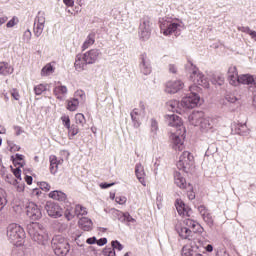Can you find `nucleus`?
<instances>
[{"instance_id":"33","label":"nucleus","mask_w":256,"mask_h":256,"mask_svg":"<svg viewBox=\"0 0 256 256\" xmlns=\"http://www.w3.org/2000/svg\"><path fill=\"white\" fill-rule=\"evenodd\" d=\"M64 215L67 221H71L73 218L77 217L76 206L75 207L71 205L66 206Z\"/></svg>"},{"instance_id":"26","label":"nucleus","mask_w":256,"mask_h":256,"mask_svg":"<svg viewBox=\"0 0 256 256\" xmlns=\"http://www.w3.org/2000/svg\"><path fill=\"white\" fill-rule=\"evenodd\" d=\"M53 93L56 97V99H59V101H63L65 99V95L68 93L67 86L60 85L54 87Z\"/></svg>"},{"instance_id":"23","label":"nucleus","mask_w":256,"mask_h":256,"mask_svg":"<svg viewBox=\"0 0 256 256\" xmlns=\"http://www.w3.org/2000/svg\"><path fill=\"white\" fill-rule=\"evenodd\" d=\"M49 161H50V173L52 175H56V173L59 171V165L63 163V160L57 159V156L55 155H50Z\"/></svg>"},{"instance_id":"16","label":"nucleus","mask_w":256,"mask_h":256,"mask_svg":"<svg viewBox=\"0 0 256 256\" xmlns=\"http://www.w3.org/2000/svg\"><path fill=\"white\" fill-rule=\"evenodd\" d=\"M175 207L178 211V214L182 217H191V208L185 205V202H183V200L177 199L175 201Z\"/></svg>"},{"instance_id":"6","label":"nucleus","mask_w":256,"mask_h":256,"mask_svg":"<svg viewBox=\"0 0 256 256\" xmlns=\"http://www.w3.org/2000/svg\"><path fill=\"white\" fill-rule=\"evenodd\" d=\"M52 249L57 256H67L71 251L69 241L62 236H55L51 241Z\"/></svg>"},{"instance_id":"40","label":"nucleus","mask_w":256,"mask_h":256,"mask_svg":"<svg viewBox=\"0 0 256 256\" xmlns=\"http://www.w3.org/2000/svg\"><path fill=\"white\" fill-rule=\"evenodd\" d=\"M44 29H45L44 24H39L37 22H34L33 31H34L35 37H41V35L43 34Z\"/></svg>"},{"instance_id":"30","label":"nucleus","mask_w":256,"mask_h":256,"mask_svg":"<svg viewBox=\"0 0 256 256\" xmlns=\"http://www.w3.org/2000/svg\"><path fill=\"white\" fill-rule=\"evenodd\" d=\"M50 199H54L55 201L65 202L67 201V194L63 191L54 190L49 193Z\"/></svg>"},{"instance_id":"4","label":"nucleus","mask_w":256,"mask_h":256,"mask_svg":"<svg viewBox=\"0 0 256 256\" xmlns=\"http://www.w3.org/2000/svg\"><path fill=\"white\" fill-rule=\"evenodd\" d=\"M186 71L190 73V79L194 83V86L200 85V87H204L205 89H209V79L205 77V75L199 71V68L193 64L191 60H188L185 65Z\"/></svg>"},{"instance_id":"41","label":"nucleus","mask_w":256,"mask_h":256,"mask_svg":"<svg viewBox=\"0 0 256 256\" xmlns=\"http://www.w3.org/2000/svg\"><path fill=\"white\" fill-rule=\"evenodd\" d=\"M67 130L69 139H73V137L79 133V126L77 124H72Z\"/></svg>"},{"instance_id":"53","label":"nucleus","mask_w":256,"mask_h":256,"mask_svg":"<svg viewBox=\"0 0 256 256\" xmlns=\"http://www.w3.org/2000/svg\"><path fill=\"white\" fill-rule=\"evenodd\" d=\"M31 37H32L31 30L28 29L24 32L22 39L24 43H30Z\"/></svg>"},{"instance_id":"24","label":"nucleus","mask_w":256,"mask_h":256,"mask_svg":"<svg viewBox=\"0 0 256 256\" xmlns=\"http://www.w3.org/2000/svg\"><path fill=\"white\" fill-rule=\"evenodd\" d=\"M141 115L139 108H134L130 113L131 121L135 129H139L141 127V120L139 119Z\"/></svg>"},{"instance_id":"63","label":"nucleus","mask_w":256,"mask_h":256,"mask_svg":"<svg viewBox=\"0 0 256 256\" xmlns=\"http://www.w3.org/2000/svg\"><path fill=\"white\" fill-rule=\"evenodd\" d=\"M41 190H40V188H34L33 190H32V195L34 196V197H39L40 195H41Z\"/></svg>"},{"instance_id":"57","label":"nucleus","mask_w":256,"mask_h":256,"mask_svg":"<svg viewBox=\"0 0 256 256\" xmlns=\"http://www.w3.org/2000/svg\"><path fill=\"white\" fill-rule=\"evenodd\" d=\"M116 203H118L119 205H125V203H127V198L125 196H117L115 198Z\"/></svg>"},{"instance_id":"25","label":"nucleus","mask_w":256,"mask_h":256,"mask_svg":"<svg viewBox=\"0 0 256 256\" xmlns=\"http://www.w3.org/2000/svg\"><path fill=\"white\" fill-rule=\"evenodd\" d=\"M176 231L178 235L181 237V239H191V229L187 228L186 226H183V224H177Z\"/></svg>"},{"instance_id":"31","label":"nucleus","mask_w":256,"mask_h":256,"mask_svg":"<svg viewBox=\"0 0 256 256\" xmlns=\"http://www.w3.org/2000/svg\"><path fill=\"white\" fill-rule=\"evenodd\" d=\"M11 161L15 167H25V156L23 154L12 155Z\"/></svg>"},{"instance_id":"28","label":"nucleus","mask_w":256,"mask_h":256,"mask_svg":"<svg viewBox=\"0 0 256 256\" xmlns=\"http://www.w3.org/2000/svg\"><path fill=\"white\" fill-rule=\"evenodd\" d=\"M88 63L85 61V56L83 55H77L76 60L74 63V67L76 71H83L85 70V67H87Z\"/></svg>"},{"instance_id":"52","label":"nucleus","mask_w":256,"mask_h":256,"mask_svg":"<svg viewBox=\"0 0 256 256\" xmlns=\"http://www.w3.org/2000/svg\"><path fill=\"white\" fill-rule=\"evenodd\" d=\"M61 121H62V125L68 129L69 127H71V118H69L68 115H63L61 116Z\"/></svg>"},{"instance_id":"20","label":"nucleus","mask_w":256,"mask_h":256,"mask_svg":"<svg viewBox=\"0 0 256 256\" xmlns=\"http://www.w3.org/2000/svg\"><path fill=\"white\" fill-rule=\"evenodd\" d=\"M135 175L139 181V183H141V185H143V187H146V182H145V168L143 167V164L141 163H137L135 165Z\"/></svg>"},{"instance_id":"34","label":"nucleus","mask_w":256,"mask_h":256,"mask_svg":"<svg viewBox=\"0 0 256 256\" xmlns=\"http://www.w3.org/2000/svg\"><path fill=\"white\" fill-rule=\"evenodd\" d=\"M235 133L237 135H241L242 137H247V135H249V128H247V124H237V126L235 127Z\"/></svg>"},{"instance_id":"49","label":"nucleus","mask_w":256,"mask_h":256,"mask_svg":"<svg viewBox=\"0 0 256 256\" xmlns=\"http://www.w3.org/2000/svg\"><path fill=\"white\" fill-rule=\"evenodd\" d=\"M183 225H185V227H187L188 229H195V227H197L198 224L195 220L185 219L183 221Z\"/></svg>"},{"instance_id":"2","label":"nucleus","mask_w":256,"mask_h":256,"mask_svg":"<svg viewBox=\"0 0 256 256\" xmlns=\"http://www.w3.org/2000/svg\"><path fill=\"white\" fill-rule=\"evenodd\" d=\"M228 81L230 85L237 87L239 83L242 85H249L250 89L256 92V75L251 74H241L237 72L236 66H230L228 69Z\"/></svg>"},{"instance_id":"60","label":"nucleus","mask_w":256,"mask_h":256,"mask_svg":"<svg viewBox=\"0 0 256 256\" xmlns=\"http://www.w3.org/2000/svg\"><path fill=\"white\" fill-rule=\"evenodd\" d=\"M96 244L99 247H103V245H107V238H100L99 240H96Z\"/></svg>"},{"instance_id":"51","label":"nucleus","mask_w":256,"mask_h":256,"mask_svg":"<svg viewBox=\"0 0 256 256\" xmlns=\"http://www.w3.org/2000/svg\"><path fill=\"white\" fill-rule=\"evenodd\" d=\"M111 246H112V249L115 251H123L124 249V246L123 244H121V242H119L118 240H113L111 242Z\"/></svg>"},{"instance_id":"42","label":"nucleus","mask_w":256,"mask_h":256,"mask_svg":"<svg viewBox=\"0 0 256 256\" xmlns=\"http://www.w3.org/2000/svg\"><path fill=\"white\" fill-rule=\"evenodd\" d=\"M5 205H7V192H5L3 189H0V211H3Z\"/></svg>"},{"instance_id":"11","label":"nucleus","mask_w":256,"mask_h":256,"mask_svg":"<svg viewBox=\"0 0 256 256\" xmlns=\"http://www.w3.org/2000/svg\"><path fill=\"white\" fill-rule=\"evenodd\" d=\"M45 211L52 219L63 217V209L55 202L48 201V203L45 204Z\"/></svg>"},{"instance_id":"13","label":"nucleus","mask_w":256,"mask_h":256,"mask_svg":"<svg viewBox=\"0 0 256 256\" xmlns=\"http://www.w3.org/2000/svg\"><path fill=\"white\" fill-rule=\"evenodd\" d=\"M139 70L142 75H151L153 68L151 67V60L147 53H142L139 57Z\"/></svg>"},{"instance_id":"35","label":"nucleus","mask_w":256,"mask_h":256,"mask_svg":"<svg viewBox=\"0 0 256 256\" xmlns=\"http://www.w3.org/2000/svg\"><path fill=\"white\" fill-rule=\"evenodd\" d=\"M159 131V122L155 118H151L150 120V135L155 139L157 137V133Z\"/></svg>"},{"instance_id":"44","label":"nucleus","mask_w":256,"mask_h":256,"mask_svg":"<svg viewBox=\"0 0 256 256\" xmlns=\"http://www.w3.org/2000/svg\"><path fill=\"white\" fill-rule=\"evenodd\" d=\"M34 23L45 25V12L39 11L37 16L35 17Z\"/></svg>"},{"instance_id":"59","label":"nucleus","mask_w":256,"mask_h":256,"mask_svg":"<svg viewBox=\"0 0 256 256\" xmlns=\"http://www.w3.org/2000/svg\"><path fill=\"white\" fill-rule=\"evenodd\" d=\"M17 25V22H15V17H13L11 20H9L6 24V27L8 29H11V27H15Z\"/></svg>"},{"instance_id":"15","label":"nucleus","mask_w":256,"mask_h":256,"mask_svg":"<svg viewBox=\"0 0 256 256\" xmlns=\"http://www.w3.org/2000/svg\"><path fill=\"white\" fill-rule=\"evenodd\" d=\"M198 212L200 213V215H201L203 221L206 223V225H208V227H213V225L215 224V222L213 220V214H211V212H209L207 207H205V205L198 206Z\"/></svg>"},{"instance_id":"14","label":"nucleus","mask_w":256,"mask_h":256,"mask_svg":"<svg viewBox=\"0 0 256 256\" xmlns=\"http://www.w3.org/2000/svg\"><path fill=\"white\" fill-rule=\"evenodd\" d=\"M183 87H185V84L181 80L168 81L166 83L165 92L174 95L175 93H179Z\"/></svg>"},{"instance_id":"36","label":"nucleus","mask_w":256,"mask_h":256,"mask_svg":"<svg viewBox=\"0 0 256 256\" xmlns=\"http://www.w3.org/2000/svg\"><path fill=\"white\" fill-rule=\"evenodd\" d=\"M95 37H96L95 32H92L87 36L86 40L84 41V43L82 45L83 51H85V49H89V47H91V45L95 44Z\"/></svg>"},{"instance_id":"10","label":"nucleus","mask_w":256,"mask_h":256,"mask_svg":"<svg viewBox=\"0 0 256 256\" xmlns=\"http://www.w3.org/2000/svg\"><path fill=\"white\" fill-rule=\"evenodd\" d=\"M26 215L32 221H39L43 217V212H41V207L34 202L28 203L26 206Z\"/></svg>"},{"instance_id":"21","label":"nucleus","mask_w":256,"mask_h":256,"mask_svg":"<svg viewBox=\"0 0 256 256\" xmlns=\"http://www.w3.org/2000/svg\"><path fill=\"white\" fill-rule=\"evenodd\" d=\"M181 256H203V254L199 253V247L197 246H184Z\"/></svg>"},{"instance_id":"54","label":"nucleus","mask_w":256,"mask_h":256,"mask_svg":"<svg viewBox=\"0 0 256 256\" xmlns=\"http://www.w3.org/2000/svg\"><path fill=\"white\" fill-rule=\"evenodd\" d=\"M225 99L226 101H228V103H237L238 101L237 96L235 94H226Z\"/></svg>"},{"instance_id":"12","label":"nucleus","mask_w":256,"mask_h":256,"mask_svg":"<svg viewBox=\"0 0 256 256\" xmlns=\"http://www.w3.org/2000/svg\"><path fill=\"white\" fill-rule=\"evenodd\" d=\"M109 213H111L113 219H118L120 223H135V218L129 212H122L112 208L109 210Z\"/></svg>"},{"instance_id":"37","label":"nucleus","mask_w":256,"mask_h":256,"mask_svg":"<svg viewBox=\"0 0 256 256\" xmlns=\"http://www.w3.org/2000/svg\"><path fill=\"white\" fill-rule=\"evenodd\" d=\"M202 131H209V129H213V121L211 118H202V121L199 124Z\"/></svg>"},{"instance_id":"46","label":"nucleus","mask_w":256,"mask_h":256,"mask_svg":"<svg viewBox=\"0 0 256 256\" xmlns=\"http://www.w3.org/2000/svg\"><path fill=\"white\" fill-rule=\"evenodd\" d=\"M76 207V217H83V215H87V208L83 207L82 205L78 204Z\"/></svg>"},{"instance_id":"3","label":"nucleus","mask_w":256,"mask_h":256,"mask_svg":"<svg viewBox=\"0 0 256 256\" xmlns=\"http://www.w3.org/2000/svg\"><path fill=\"white\" fill-rule=\"evenodd\" d=\"M28 235L32 241L38 243V245H47L49 241V234L43 225L37 222H32L27 226Z\"/></svg>"},{"instance_id":"58","label":"nucleus","mask_w":256,"mask_h":256,"mask_svg":"<svg viewBox=\"0 0 256 256\" xmlns=\"http://www.w3.org/2000/svg\"><path fill=\"white\" fill-rule=\"evenodd\" d=\"M21 168L19 166H16V169H13V175L16 177V179H19L21 181Z\"/></svg>"},{"instance_id":"39","label":"nucleus","mask_w":256,"mask_h":256,"mask_svg":"<svg viewBox=\"0 0 256 256\" xmlns=\"http://www.w3.org/2000/svg\"><path fill=\"white\" fill-rule=\"evenodd\" d=\"M79 98H72L67 101V109L68 111H77V107H79Z\"/></svg>"},{"instance_id":"47","label":"nucleus","mask_w":256,"mask_h":256,"mask_svg":"<svg viewBox=\"0 0 256 256\" xmlns=\"http://www.w3.org/2000/svg\"><path fill=\"white\" fill-rule=\"evenodd\" d=\"M51 73H53V65H51V64H47L41 70V75L42 76L51 75Z\"/></svg>"},{"instance_id":"1","label":"nucleus","mask_w":256,"mask_h":256,"mask_svg":"<svg viewBox=\"0 0 256 256\" xmlns=\"http://www.w3.org/2000/svg\"><path fill=\"white\" fill-rule=\"evenodd\" d=\"M189 91L190 93L183 97L181 102L179 100H170L167 102L168 110L172 111V113L183 115L187 109H195L201 101V96L197 94L201 91V88L190 86Z\"/></svg>"},{"instance_id":"9","label":"nucleus","mask_w":256,"mask_h":256,"mask_svg":"<svg viewBox=\"0 0 256 256\" xmlns=\"http://www.w3.org/2000/svg\"><path fill=\"white\" fill-rule=\"evenodd\" d=\"M139 36L144 41L151 37V18L149 16L140 19Z\"/></svg>"},{"instance_id":"48","label":"nucleus","mask_w":256,"mask_h":256,"mask_svg":"<svg viewBox=\"0 0 256 256\" xmlns=\"http://www.w3.org/2000/svg\"><path fill=\"white\" fill-rule=\"evenodd\" d=\"M75 120H76V125H81V127H83V125H85L86 120H85V115L78 113L75 115Z\"/></svg>"},{"instance_id":"45","label":"nucleus","mask_w":256,"mask_h":256,"mask_svg":"<svg viewBox=\"0 0 256 256\" xmlns=\"http://www.w3.org/2000/svg\"><path fill=\"white\" fill-rule=\"evenodd\" d=\"M74 99H79V103H85V92L83 90H77L74 93Z\"/></svg>"},{"instance_id":"56","label":"nucleus","mask_w":256,"mask_h":256,"mask_svg":"<svg viewBox=\"0 0 256 256\" xmlns=\"http://www.w3.org/2000/svg\"><path fill=\"white\" fill-rule=\"evenodd\" d=\"M40 190L41 191H51V185L47 182H40Z\"/></svg>"},{"instance_id":"8","label":"nucleus","mask_w":256,"mask_h":256,"mask_svg":"<svg viewBox=\"0 0 256 256\" xmlns=\"http://www.w3.org/2000/svg\"><path fill=\"white\" fill-rule=\"evenodd\" d=\"M193 165H195V158L189 151H184L176 164L179 171H184V173H189Z\"/></svg>"},{"instance_id":"17","label":"nucleus","mask_w":256,"mask_h":256,"mask_svg":"<svg viewBox=\"0 0 256 256\" xmlns=\"http://www.w3.org/2000/svg\"><path fill=\"white\" fill-rule=\"evenodd\" d=\"M170 139L174 151H183V139H185V136H180L179 133H173L171 134Z\"/></svg>"},{"instance_id":"38","label":"nucleus","mask_w":256,"mask_h":256,"mask_svg":"<svg viewBox=\"0 0 256 256\" xmlns=\"http://www.w3.org/2000/svg\"><path fill=\"white\" fill-rule=\"evenodd\" d=\"M211 83L221 87L225 83V77H223V74H212Z\"/></svg>"},{"instance_id":"64","label":"nucleus","mask_w":256,"mask_h":256,"mask_svg":"<svg viewBox=\"0 0 256 256\" xmlns=\"http://www.w3.org/2000/svg\"><path fill=\"white\" fill-rule=\"evenodd\" d=\"M169 72L173 73V74L177 73V66H175V64H170L169 65Z\"/></svg>"},{"instance_id":"50","label":"nucleus","mask_w":256,"mask_h":256,"mask_svg":"<svg viewBox=\"0 0 256 256\" xmlns=\"http://www.w3.org/2000/svg\"><path fill=\"white\" fill-rule=\"evenodd\" d=\"M217 153V146L215 144H211L205 152L206 157H211V155H215Z\"/></svg>"},{"instance_id":"55","label":"nucleus","mask_w":256,"mask_h":256,"mask_svg":"<svg viewBox=\"0 0 256 256\" xmlns=\"http://www.w3.org/2000/svg\"><path fill=\"white\" fill-rule=\"evenodd\" d=\"M103 255H105V256H116L117 254H116V252L113 248H105L103 250Z\"/></svg>"},{"instance_id":"43","label":"nucleus","mask_w":256,"mask_h":256,"mask_svg":"<svg viewBox=\"0 0 256 256\" xmlns=\"http://www.w3.org/2000/svg\"><path fill=\"white\" fill-rule=\"evenodd\" d=\"M47 91V85L46 84H39L34 87V93L35 95H43Z\"/></svg>"},{"instance_id":"19","label":"nucleus","mask_w":256,"mask_h":256,"mask_svg":"<svg viewBox=\"0 0 256 256\" xmlns=\"http://www.w3.org/2000/svg\"><path fill=\"white\" fill-rule=\"evenodd\" d=\"M205 113L203 111H194L188 117L189 123H191L194 127H199L201 121L204 119Z\"/></svg>"},{"instance_id":"18","label":"nucleus","mask_w":256,"mask_h":256,"mask_svg":"<svg viewBox=\"0 0 256 256\" xmlns=\"http://www.w3.org/2000/svg\"><path fill=\"white\" fill-rule=\"evenodd\" d=\"M99 55H101V50L99 49H92L83 54L84 59L88 65H93V63H96L97 59H99Z\"/></svg>"},{"instance_id":"32","label":"nucleus","mask_w":256,"mask_h":256,"mask_svg":"<svg viewBox=\"0 0 256 256\" xmlns=\"http://www.w3.org/2000/svg\"><path fill=\"white\" fill-rule=\"evenodd\" d=\"M13 67L7 62H0V75H11L13 73Z\"/></svg>"},{"instance_id":"62","label":"nucleus","mask_w":256,"mask_h":256,"mask_svg":"<svg viewBox=\"0 0 256 256\" xmlns=\"http://www.w3.org/2000/svg\"><path fill=\"white\" fill-rule=\"evenodd\" d=\"M113 185H115V183L104 182V183L100 184V187H101V189H109V187H113Z\"/></svg>"},{"instance_id":"7","label":"nucleus","mask_w":256,"mask_h":256,"mask_svg":"<svg viewBox=\"0 0 256 256\" xmlns=\"http://www.w3.org/2000/svg\"><path fill=\"white\" fill-rule=\"evenodd\" d=\"M7 237L13 245H20L25 239V230L17 224H10L7 228Z\"/></svg>"},{"instance_id":"61","label":"nucleus","mask_w":256,"mask_h":256,"mask_svg":"<svg viewBox=\"0 0 256 256\" xmlns=\"http://www.w3.org/2000/svg\"><path fill=\"white\" fill-rule=\"evenodd\" d=\"M139 108H140L139 113H141V115H145V102L140 101L139 102Z\"/></svg>"},{"instance_id":"27","label":"nucleus","mask_w":256,"mask_h":256,"mask_svg":"<svg viewBox=\"0 0 256 256\" xmlns=\"http://www.w3.org/2000/svg\"><path fill=\"white\" fill-rule=\"evenodd\" d=\"M78 225L83 231H91L93 229V221L87 217L80 218Z\"/></svg>"},{"instance_id":"5","label":"nucleus","mask_w":256,"mask_h":256,"mask_svg":"<svg viewBox=\"0 0 256 256\" xmlns=\"http://www.w3.org/2000/svg\"><path fill=\"white\" fill-rule=\"evenodd\" d=\"M159 24L161 33H163V35H165L166 37L169 35H173V33L181 31V29L185 27L183 21L177 18H162L159 21Z\"/></svg>"},{"instance_id":"22","label":"nucleus","mask_w":256,"mask_h":256,"mask_svg":"<svg viewBox=\"0 0 256 256\" xmlns=\"http://www.w3.org/2000/svg\"><path fill=\"white\" fill-rule=\"evenodd\" d=\"M165 119L169 127H181L183 125L181 118L175 114H168L165 116Z\"/></svg>"},{"instance_id":"29","label":"nucleus","mask_w":256,"mask_h":256,"mask_svg":"<svg viewBox=\"0 0 256 256\" xmlns=\"http://www.w3.org/2000/svg\"><path fill=\"white\" fill-rule=\"evenodd\" d=\"M174 183L179 187L180 189H187V181L185 178L181 175L180 172L174 173Z\"/></svg>"}]
</instances>
